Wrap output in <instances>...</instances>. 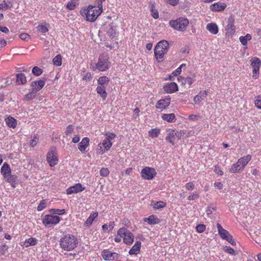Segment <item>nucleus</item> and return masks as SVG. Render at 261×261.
<instances>
[{
    "mask_svg": "<svg viewBox=\"0 0 261 261\" xmlns=\"http://www.w3.org/2000/svg\"><path fill=\"white\" fill-rule=\"evenodd\" d=\"M224 250L225 252L231 255H235L236 252L233 248L229 246H225L224 247Z\"/></svg>",
    "mask_w": 261,
    "mask_h": 261,
    "instance_id": "49",
    "label": "nucleus"
},
{
    "mask_svg": "<svg viewBox=\"0 0 261 261\" xmlns=\"http://www.w3.org/2000/svg\"><path fill=\"white\" fill-rule=\"evenodd\" d=\"M60 219L58 216L46 215L43 218L42 223L46 227H51L58 224Z\"/></svg>",
    "mask_w": 261,
    "mask_h": 261,
    "instance_id": "8",
    "label": "nucleus"
},
{
    "mask_svg": "<svg viewBox=\"0 0 261 261\" xmlns=\"http://www.w3.org/2000/svg\"><path fill=\"white\" fill-rule=\"evenodd\" d=\"M227 7L225 3L217 2L210 6V9L213 12L223 11Z\"/></svg>",
    "mask_w": 261,
    "mask_h": 261,
    "instance_id": "15",
    "label": "nucleus"
},
{
    "mask_svg": "<svg viewBox=\"0 0 261 261\" xmlns=\"http://www.w3.org/2000/svg\"><path fill=\"white\" fill-rule=\"evenodd\" d=\"M92 79V74L90 72H87L86 74H84L83 75V80L86 81V82H89Z\"/></svg>",
    "mask_w": 261,
    "mask_h": 261,
    "instance_id": "50",
    "label": "nucleus"
},
{
    "mask_svg": "<svg viewBox=\"0 0 261 261\" xmlns=\"http://www.w3.org/2000/svg\"><path fill=\"white\" fill-rule=\"evenodd\" d=\"M46 200L44 199H43L40 201V203L37 206V210L38 211H42L43 209H44L46 207Z\"/></svg>",
    "mask_w": 261,
    "mask_h": 261,
    "instance_id": "46",
    "label": "nucleus"
},
{
    "mask_svg": "<svg viewBox=\"0 0 261 261\" xmlns=\"http://www.w3.org/2000/svg\"><path fill=\"white\" fill-rule=\"evenodd\" d=\"M254 103L258 109H261V95H258L256 97Z\"/></svg>",
    "mask_w": 261,
    "mask_h": 261,
    "instance_id": "52",
    "label": "nucleus"
},
{
    "mask_svg": "<svg viewBox=\"0 0 261 261\" xmlns=\"http://www.w3.org/2000/svg\"><path fill=\"white\" fill-rule=\"evenodd\" d=\"M110 80L108 77L106 76H100L97 80L98 86L107 87L109 83Z\"/></svg>",
    "mask_w": 261,
    "mask_h": 261,
    "instance_id": "30",
    "label": "nucleus"
},
{
    "mask_svg": "<svg viewBox=\"0 0 261 261\" xmlns=\"http://www.w3.org/2000/svg\"><path fill=\"white\" fill-rule=\"evenodd\" d=\"M164 91L167 93H173L178 91L177 85L174 82L166 83L163 87Z\"/></svg>",
    "mask_w": 261,
    "mask_h": 261,
    "instance_id": "14",
    "label": "nucleus"
},
{
    "mask_svg": "<svg viewBox=\"0 0 261 261\" xmlns=\"http://www.w3.org/2000/svg\"><path fill=\"white\" fill-rule=\"evenodd\" d=\"M109 174V171L108 168H102L100 170V174L102 176H107Z\"/></svg>",
    "mask_w": 261,
    "mask_h": 261,
    "instance_id": "54",
    "label": "nucleus"
},
{
    "mask_svg": "<svg viewBox=\"0 0 261 261\" xmlns=\"http://www.w3.org/2000/svg\"><path fill=\"white\" fill-rule=\"evenodd\" d=\"M102 145L105 149L108 151L112 146V143L110 141H108L105 139L102 143Z\"/></svg>",
    "mask_w": 261,
    "mask_h": 261,
    "instance_id": "44",
    "label": "nucleus"
},
{
    "mask_svg": "<svg viewBox=\"0 0 261 261\" xmlns=\"http://www.w3.org/2000/svg\"><path fill=\"white\" fill-rule=\"evenodd\" d=\"M12 5L8 4L5 1H4L2 4H0V10H6L10 9Z\"/></svg>",
    "mask_w": 261,
    "mask_h": 261,
    "instance_id": "48",
    "label": "nucleus"
},
{
    "mask_svg": "<svg viewBox=\"0 0 261 261\" xmlns=\"http://www.w3.org/2000/svg\"><path fill=\"white\" fill-rule=\"evenodd\" d=\"M169 43L166 40H162L158 42L154 48V55L157 59L163 58L168 51Z\"/></svg>",
    "mask_w": 261,
    "mask_h": 261,
    "instance_id": "5",
    "label": "nucleus"
},
{
    "mask_svg": "<svg viewBox=\"0 0 261 261\" xmlns=\"http://www.w3.org/2000/svg\"><path fill=\"white\" fill-rule=\"evenodd\" d=\"M36 93V92L32 89V91L30 92L25 95L24 100L25 101H29L33 99L35 97Z\"/></svg>",
    "mask_w": 261,
    "mask_h": 261,
    "instance_id": "41",
    "label": "nucleus"
},
{
    "mask_svg": "<svg viewBox=\"0 0 261 261\" xmlns=\"http://www.w3.org/2000/svg\"><path fill=\"white\" fill-rule=\"evenodd\" d=\"M16 83L18 85H23L27 83V79L23 73H19L16 75Z\"/></svg>",
    "mask_w": 261,
    "mask_h": 261,
    "instance_id": "31",
    "label": "nucleus"
},
{
    "mask_svg": "<svg viewBox=\"0 0 261 261\" xmlns=\"http://www.w3.org/2000/svg\"><path fill=\"white\" fill-rule=\"evenodd\" d=\"M60 247L67 251L74 249L77 246L78 240L73 235L68 234L63 236L59 241Z\"/></svg>",
    "mask_w": 261,
    "mask_h": 261,
    "instance_id": "1",
    "label": "nucleus"
},
{
    "mask_svg": "<svg viewBox=\"0 0 261 261\" xmlns=\"http://www.w3.org/2000/svg\"><path fill=\"white\" fill-rule=\"evenodd\" d=\"M206 29L212 34L216 35L218 33V27L215 23H210L206 25Z\"/></svg>",
    "mask_w": 261,
    "mask_h": 261,
    "instance_id": "27",
    "label": "nucleus"
},
{
    "mask_svg": "<svg viewBox=\"0 0 261 261\" xmlns=\"http://www.w3.org/2000/svg\"><path fill=\"white\" fill-rule=\"evenodd\" d=\"M73 126L72 125H69L66 128L65 134L67 135H69V134L72 133V132L73 131Z\"/></svg>",
    "mask_w": 261,
    "mask_h": 261,
    "instance_id": "62",
    "label": "nucleus"
},
{
    "mask_svg": "<svg viewBox=\"0 0 261 261\" xmlns=\"http://www.w3.org/2000/svg\"><path fill=\"white\" fill-rule=\"evenodd\" d=\"M251 159V155L248 154L246 156L240 158L238 160V163L240 164L242 168L243 169L248 164V162Z\"/></svg>",
    "mask_w": 261,
    "mask_h": 261,
    "instance_id": "22",
    "label": "nucleus"
},
{
    "mask_svg": "<svg viewBox=\"0 0 261 261\" xmlns=\"http://www.w3.org/2000/svg\"><path fill=\"white\" fill-rule=\"evenodd\" d=\"M165 1L167 3L173 6H176L179 3V0H165Z\"/></svg>",
    "mask_w": 261,
    "mask_h": 261,
    "instance_id": "63",
    "label": "nucleus"
},
{
    "mask_svg": "<svg viewBox=\"0 0 261 261\" xmlns=\"http://www.w3.org/2000/svg\"><path fill=\"white\" fill-rule=\"evenodd\" d=\"M50 211L54 214L59 215H63L65 213L64 209H51Z\"/></svg>",
    "mask_w": 261,
    "mask_h": 261,
    "instance_id": "45",
    "label": "nucleus"
},
{
    "mask_svg": "<svg viewBox=\"0 0 261 261\" xmlns=\"http://www.w3.org/2000/svg\"><path fill=\"white\" fill-rule=\"evenodd\" d=\"M175 116L173 113L164 114L162 116V118L167 122H171L175 119Z\"/></svg>",
    "mask_w": 261,
    "mask_h": 261,
    "instance_id": "33",
    "label": "nucleus"
},
{
    "mask_svg": "<svg viewBox=\"0 0 261 261\" xmlns=\"http://www.w3.org/2000/svg\"><path fill=\"white\" fill-rule=\"evenodd\" d=\"M46 161L50 167H54L58 163V154L56 148L51 147L46 155Z\"/></svg>",
    "mask_w": 261,
    "mask_h": 261,
    "instance_id": "7",
    "label": "nucleus"
},
{
    "mask_svg": "<svg viewBox=\"0 0 261 261\" xmlns=\"http://www.w3.org/2000/svg\"><path fill=\"white\" fill-rule=\"evenodd\" d=\"M141 242L137 241L129 251L130 255H137L140 251Z\"/></svg>",
    "mask_w": 261,
    "mask_h": 261,
    "instance_id": "20",
    "label": "nucleus"
},
{
    "mask_svg": "<svg viewBox=\"0 0 261 261\" xmlns=\"http://www.w3.org/2000/svg\"><path fill=\"white\" fill-rule=\"evenodd\" d=\"M19 38L23 40L29 41L31 39L30 36L27 33H21L19 35Z\"/></svg>",
    "mask_w": 261,
    "mask_h": 261,
    "instance_id": "53",
    "label": "nucleus"
},
{
    "mask_svg": "<svg viewBox=\"0 0 261 261\" xmlns=\"http://www.w3.org/2000/svg\"><path fill=\"white\" fill-rule=\"evenodd\" d=\"M107 32L110 38H113L116 34V29L111 25H109L107 27Z\"/></svg>",
    "mask_w": 261,
    "mask_h": 261,
    "instance_id": "36",
    "label": "nucleus"
},
{
    "mask_svg": "<svg viewBox=\"0 0 261 261\" xmlns=\"http://www.w3.org/2000/svg\"><path fill=\"white\" fill-rule=\"evenodd\" d=\"M195 185L193 182H189L187 183L185 185V188L188 190H193L194 188Z\"/></svg>",
    "mask_w": 261,
    "mask_h": 261,
    "instance_id": "58",
    "label": "nucleus"
},
{
    "mask_svg": "<svg viewBox=\"0 0 261 261\" xmlns=\"http://www.w3.org/2000/svg\"><path fill=\"white\" fill-rule=\"evenodd\" d=\"M165 139L172 145H174L176 139V132L174 130H169Z\"/></svg>",
    "mask_w": 261,
    "mask_h": 261,
    "instance_id": "25",
    "label": "nucleus"
},
{
    "mask_svg": "<svg viewBox=\"0 0 261 261\" xmlns=\"http://www.w3.org/2000/svg\"><path fill=\"white\" fill-rule=\"evenodd\" d=\"M216 210V208L214 206H213L211 205L208 206L207 207V210L206 211L207 215L208 216V215L212 214L213 213V212Z\"/></svg>",
    "mask_w": 261,
    "mask_h": 261,
    "instance_id": "57",
    "label": "nucleus"
},
{
    "mask_svg": "<svg viewBox=\"0 0 261 261\" xmlns=\"http://www.w3.org/2000/svg\"><path fill=\"white\" fill-rule=\"evenodd\" d=\"M106 87L101 86H97L96 88V92L97 93L101 96L102 99L105 100H106L108 94L106 92Z\"/></svg>",
    "mask_w": 261,
    "mask_h": 261,
    "instance_id": "28",
    "label": "nucleus"
},
{
    "mask_svg": "<svg viewBox=\"0 0 261 261\" xmlns=\"http://www.w3.org/2000/svg\"><path fill=\"white\" fill-rule=\"evenodd\" d=\"M196 228L198 232L202 233L205 230L206 226L204 224H198Z\"/></svg>",
    "mask_w": 261,
    "mask_h": 261,
    "instance_id": "51",
    "label": "nucleus"
},
{
    "mask_svg": "<svg viewBox=\"0 0 261 261\" xmlns=\"http://www.w3.org/2000/svg\"><path fill=\"white\" fill-rule=\"evenodd\" d=\"M97 212H92L84 223L86 227H89L93 223L94 220L98 216Z\"/></svg>",
    "mask_w": 261,
    "mask_h": 261,
    "instance_id": "26",
    "label": "nucleus"
},
{
    "mask_svg": "<svg viewBox=\"0 0 261 261\" xmlns=\"http://www.w3.org/2000/svg\"><path fill=\"white\" fill-rule=\"evenodd\" d=\"M25 243L27 244L26 247L34 246L37 244V240L34 238H30L28 239L25 240Z\"/></svg>",
    "mask_w": 261,
    "mask_h": 261,
    "instance_id": "43",
    "label": "nucleus"
},
{
    "mask_svg": "<svg viewBox=\"0 0 261 261\" xmlns=\"http://www.w3.org/2000/svg\"><path fill=\"white\" fill-rule=\"evenodd\" d=\"M4 178L7 182L12 184L16 181L17 177L15 175H12L11 173H10L6 177H4Z\"/></svg>",
    "mask_w": 261,
    "mask_h": 261,
    "instance_id": "38",
    "label": "nucleus"
},
{
    "mask_svg": "<svg viewBox=\"0 0 261 261\" xmlns=\"http://www.w3.org/2000/svg\"><path fill=\"white\" fill-rule=\"evenodd\" d=\"M260 65L261 61L259 58L255 57L251 60V66L253 68L252 76L255 79L258 77Z\"/></svg>",
    "mask_w": 261,
    "mask_h": 261,
    "instance_id": "9",
    "label": "nucleus"
},
{
    "mask_svg": "<svg viewBox=\"0 0 261 261\" xmlns=\"http://www.w3.org/2000/svg\"><path fill=\"white\" fill-rule=\"evenodd\" d=\"M225 240L232 245L234 246L236 245V242L231 234Z\"/></svg>",
    "mask_w": 261,
    "mask_h": 261,
    "instance_id": "59",
    "label": "nucleus"
},
{
    "mask_svg": "<svg viewBox=\"0 0 261 261\" xmlns=\"http://www.w3.org/2000/svg\"><path fill=\"white\" fill-rule=\"evenodd\" d=\"M217 228L219 234L223 240H225L230 235L229 232L227 230L224 229L219 223L217 224Z\"/></svg>",
    "mask_w": 261,
    "mask_h": 261,
    "instance_id": "18",
    "label": "nucleus"
},
{
    "mask_svg": "<svg viewBox=\"0 0 261 261\" xmlns=\"http://www.w3.org/2000/svg\"><path fill=\"white\" fill-rule=\"evenodd\" d=\"M234 19L232 17H230L228 19L227 24L226 27V30L227 32L232 34L235 32L236 27L234 25Z\"/></svg>",
    "mask_w": 261,
    "mask_h": 261,
    "instance_id": "19",
    "label": "nucleus"
},
{
    "mask_svg": "<svg viewBox=\"0 0 261 261\" xmlns=\"http://www.w3.org/2000/svg\"><path fill=\"white\" fill-rule=\"evenodd\" d=\"M49 26L48 23H46L45 25L39 24L37 27V31L42 34L46 33L48 31Z\"/></svg>",
    "mask_w": 261,
    "mask_h": 261,
    "instance_id": "35",
    "label": "nucleus"
},
{
    "mask_svg": "<svg viewBox=\"0 0 261 261\" xmlns=\"http://www.w3.org/2000/svg\"><path fill=\"white\" fill-rule=\"evenodd\" d=\"M199 197V195L198 194L196 193V192H195V193H193L192 194L189 195L188 197V200H196V199H197Z\"/></svg>",
    "mask_w": 261,
    "mask_h": 261,
    "instance_id": "56",
    "label": "nucleus"
},
{
    "mask_svg": "<svg viewBox=\"0 0 261 261\" xmlns=\"http://www.w3.org/2000/svg\"><path fill=\"white\" fill-rule=\"evenodd\" d=\"M5 121L7 125L9 127L15 128L17 126V120L12 116H8L5 119Z\"/></svg>",
    "mask_w": 261,
    "mask_h": 261,
    "instance_id": "23",
    "label": "nucleus"
},
{
    "mask_svg": "<svg viewBox=\"0 0 261 261\" xmlns=\"http://www.w3.org/2000/svg\"><path fill=\"white\" fill-rule=\"evenodd\" d=\"M156 174V172L153 168L148 167L144 168L141 172V177L147 180L152 179Z\"/></svg>",
    "mask_w": 261,
    "mask_h": 261,
    "instance_id": "10",
    "label": "nucleus"
},
{
    "mask_svg": "<svg viewBox=\"0 0 261 261\" xmlns=\"http://www.w3.org/2000/svg\"><path fill=\"white\" fill-rule=\"evenodd\" d=\"M38 142V138L36 137H34V138L30 141V145L32 147L35 146Z\"/></svg>",
    "mask_w": 261,
    "mask_h": 261,
    "instance_id": "60",
    "label": "nucleus"
},
{
    "mask_svg": "<svg viewBox=\"0 0 261 261\" xmlns=\"http://www.w3.org/2000/svg\"><path fill=\"white\" fill-rule=\"evenodd\" d=\"M160 133V130L158 128L151 129L148 132L149 136L152 138L158 137Z\"/></svg>",
    "mask_w": 261,
    "mask_h": 261,
    "instance_id": "39",
    "label": "nucleus"
},
{
    "mask_svg": "<svg viewBox=\"0 0 261 261\" xmlns=\"http://www.w3.org/2000/svg\"><path fill=\"white\" fill-rule=\"evenodd\" d=\"M117 234L122 237L123 242L127 245H130L134 242V234L125 227L120 228L117 231Z\"/></svg>",
    "mask_w": 261,
    "mask_h": 261,
    "instance_id": "6",
    "label": "nucleus"
},
{
    "mask_svg": "<svg viewBox=\"0 0 261 261\" xmlns=\"http://www.w3.org/2000/svg\"><path fill=\"white\" fill-rule=\"evenodd\" d=\"M194 82L193 80L190 77H187L184 79V83L188 84L189 85L192 84Z\"/></svg>",
    "mask_w": 261,
    "mask_h": 261,
    "instance_id": "64",
    "label": "nucleus"
},
{
    "mask_svg": "<svg viewBox=\"0 0 261 261\" xmlns=\"http://www.w3.org/2000/svg\"><path fill=\"white\" fill-rule=\"evenodd\" d=\"M251 38V35L249 34H247L245 36H240L239 40L243 45H246L248 41L250 40Z\"/></svg>",
    "mask_w": 261,
    "mask_h": 261,
    "instance_id": "34",
    "label": "nucleus"
},
{
    "mask_svg": "<svg viewBox=\"0 0 261 261\" xmlns=\"http://www.w3.org/2000/svg\"><path fill=\"white\" fill-rule=\"evenodd\" d=\"M152 205L153 208L154 209H160L165 207L166 205V204L163 201H159L154 203L152 204Z\"/></svg>",
    "mask_w": 261,
    "mask_h": 261,
    "instance_id": "42",
    "label": "nucleus"
},
{
    "mask_svg": "<svg viewBox=\"0 0 261 261\" xmlns=\"http://www.w3.org/2000/svg\"><path fill=\"white\" fill-rule=\"evenodd\" d=\"M189 23V20L186 17H179L175 20L169 21V25L175 30L183 32L186 30Z\"/></svg>",
    "mask_w": 261,
    "mask_h": 261,
    "instance_id": "3",
    "label": "nucleus"
},
{
    "mask_svg": "<svg viewBox=\"0 0 261 261\" xmlns=\"http://www.w3.org/2000/svg\"><path fill=\"white\" fill-rule=\"evenodd\" d=\"M207 96V92L206 91H200L193 98L195 105H199Z\"/></svg>",
    "mask_w": 261,
    "mask_h": 261,
    "instance_id": "16",
    "label": "nucleus"
},
{
    "mask_svg": "<svg viewBox=\"0 0 261 261\" xmlns=\"http://www.w3.org/2000/svg\"><path fill=\"white\" fill-rule=\"evenodd\" d=\"M89 145V139L88 137H85L78 145L79 149L82 152H84L86 148Z\"/></svg>",
    "mask_w": 261,
    "mask_h": 261,
    "instance_id": "21",
    "label": "nucleus"
},
{
    "mask_svg": "<svg viewBox=\"0 0 261 261\" xmlns=\"http://www.w3.org/2000/svg\"><path fill=\"white\" fill-rule=\"evenodd\" d=\"M101 256L105 260H113L117 259L118 254L116 252H112L108 249H104L101 252Z\"/></svg>",
    "mask_w": 261,
    "mask_h": 261,
    "instance_id": "12",
    "label": "nucleus"
},
{
    "mask_svg": "<svg viewBox=\"0 0 261 261\" xmlns=\"http://www.w3.org/2000/svg\"><path fill=\"white\" fill-rule=\"evenodd\" d=\"M151 11L152 13L151 15L154 19L159 18V13L155 9H153V7L151 8Z\"/></svg>",
    "mask_w": 261,
    "mask_h": 261,
    "instance_id": "61",
    "label": "nucleus"
},
{
    "mask_svg": "<svg viewBox=\"0 0 261 261\" xmlns=\"http://www.w3.org/2000/svg\"><path fill=\"white\" fill-rule=\"evenodd\" d=\"M102 10L95 8L92 5H89L86 9H82L80 13L82 16L90 22L94 21L98 16L102 13Z\"/></svg>",
    "mask_w": 261,
    "mask_h": 261,
    "instance_id": "2",
    "label": "nucleus"
},
{
    "mask_svg": "<svg viewBox=\"0 0 261 261\" xmlns=\"http://www.w3.org/2000/svg\"><path fill=\"white\" fill-rule=\"evenodd\" d=\"M109 59V57L108 54L100 55L98 62L95 67H93V70L97 69L99 71H105L108 70L111 66V63Z\"/></svg>",
    "mask_w": 261,
    "mask_h": 261,
    "instance_id": "4",
    "label": "nucleus"
},
{
    "mask_svg": "<svg viewBox=\"0 0 261 261\" xmlns=\"http://www.w3.org/2000/svg\"><path fill=\"white\" fill-rule=\"evenodd\" d=\"M106 139L111 141V140H113L116 137V135L114 133L109 132L106 134Z\"/></svg>",
    "mask_w": 261,
    "mask_h": 261,
    "instance_id": "55",
    "label": "nucleus"
},
{
    "mask_svg": "<svg viewBox=\"0 0 261 261\" xmlns=\"http://www.w3.org/2000/svg\"><path fill=\"white\" fill-rule=\"evenodd\" d=\"M242 170L243 169L242 168L240 164L238 163V162H237L232 165L231 167L229 169V171L231 173H235L239 172L240 171Z\"/></svg>",
    "mask_w": 261,
    "mask_h": 261,
    "instance_id": "32",
    "label": "nucleus"
},
{
    "mask_svg": "<svg viewBox=\"0 0 261 261\" xmlns=\"http://www.w3.org/2000/svg\"><path fill=\"white\" fill-rule=\"evenodd\" d=\"M143 220L150 225L159 224L160 222V220L158 217L153 215H150L148 218H144Z\"/></svg>",
    "mask_w": 261,
    "mask_h": 261,
    "instance_id": "24",
    "label": "nucleus"
},
{
    "mask_svg": "<svg viewBox=\"0 0 261 261\" xmlns=\"http://www.w3.org/2000/svg\"><path fill=\"white\" fill-rule=\"evenodd\" d=\"M53 62L54 65L60 66L62 64V57L60 55H58L53 59Z\"/></svg>",
    "mask_w": 261,
    "mask_h": 261,
    "instance_id": "40",
    "label": "nucleus"
},
{
    "mask_svg": "<svg viewBox=\"0 0 261 261\" xmlns=\"http://www.w3.org/2000/svg\"><path fill=\"white\" fill-rule=\"evenodd\" d=\"M79 0H71L67 4L66 8L70 10H74L75 6L79 5Z\"/></svg>",
    "mask_w": 261,
    "mask_h": 261,
    "instance_id": "37",
    "label": "nucleus"
},
{
    "mask_svg": "<svg viewBox=\"0 0 261 261\" xmlns=\"http://www.w3.org/2000/svg\"><path fill=\"white\" fill-rule=\"evenodd\" d=\"M32 73L36 76H39L42 73V70L37 66H35L32 69Z\"/></svg>",
    "mask_w": 261,
    "mask_h": 261,
    "instance_id": "47",
    "label": "nucleus"
},
{
    "mask_svg": "<svg viewBox=\"0 0 261 261\" xmlns=\"http://www.w3.org/2000/svg\"><path fill=\"white\" fill-rule=\"evenodd\" d=\"M45 80H39L32 82L31 87L32 90L37 92L40 91L44 86Z\"/></svg>",
    "mask_w": 261,
    "mask_h": 261,
    "instance_id": "17",
    "label": "nucleus"
},
{
    "mask_svg": "<svg viewBox=\"0 0 261 261\" xmlns=\"http://www.w3.org/2000/svg\"><path fill=\"white\" fill-rule=\"evenodd\" d=\"M1 173L4 176V177H6L8 174L11 173V170L9 165L7 163L5 162L1 167Z\"/></svg>",
    "mask_w": 261,
    "mask_h": 261,
    "instance_id": "29",
    "label": "nucleus"
},
{
    "mask_svg": "<svg viewBox=\"0 0 261 261\" xmlns=\"http://www.w3.org/2000/svg\"><path fill=\"white\" fill-rule=\"evenodd\" d=\"M85 189V187H83L81 184L78 183L67 189L66 194L70 195L73 193H77L83 191Z\"/></svg>",
    "mask_w": 261,
    "mask_h": 261,
    "instance_id": "13",
    "label": "nucleus"
},
{
    "mask_svg": "<svg viewBox=\"0 0 261 261\" xmlns=\"http://www.w3.org/2000/svg\"><path fill=\"white\" fill-rule=\"evenodd\" d=\"M170 102L171 97L169 96H167L165 98L158 100L156 103L155 107L157 109L163 111L170 105Z\"/></svg>",
    "mask_w": 261,
    "mask_h": 261,
    "instance_id": "11",
    "label": "nucleus"
}]
</instances>
